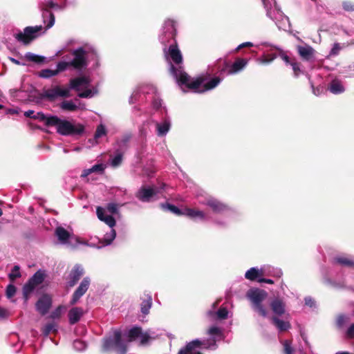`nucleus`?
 Masks as SVG:
<instances>
[{
	"mask_svg": "<svg viewBox=\"0 0 354 354\" xmlns=\"http://www.w3.org/2000/svg\"><path fill=\"white\" fill-rule=\"evenodd\" d=\"M170 71L180 86L185 85L187 88L196 93H203L206 91L212 90L216 87L221 82V79L219 77H214L204 84L203 88L200 90L201 86L205 80V77H198L194 80L190 81V76L183 71L181 66L176 67L171 63H170Z\"/></svg>",
	"mask_w": 354,
	"mask_h": 354,
	"instance_id": "obj_1",
	"label": "nucleus"
},
{
	"mask_svg": "<svg viewBox=\"0 0 354 354\" xmlns=\"http://www.w3.org/2000/svg\"><path fill=\"white\" fill-rule=\"evenodd\" d=\"M46 127H56L57 132L62 136H82L84 132V126L80 123L73 124L57 116H50Z\"/></svg>",
	"mask_w": 354,
	"mask_h": 354,
	"instance_id": "obj_2",
	"label": "nucleus"
},
{
	"mask_svg": "<svg viewBox=\"0 0 354 354\" xmlns=\"http://www.w3.org/2000/svg\"><path fill=\"white\" fill-rule=\"evenodd\" d=\"M102 349L104 351H114L118 354H125L127 352V345L122 339L121 331L115 330L113 336L104 338Z\"/></svg>",
	"mask_w": 354,
	"mask_h": 354,
	"instance_id": "obj_3",
	"label": "nucleus"
},
{
	"mask_svg": "<svg viewBox=\"0 0 354 354\" xmlns=\"http://www.w3.org/2000/svg\"><path fill=\"white\" fill-rule=\"evenodd\" d=\"M248 299L251 301L252 309L258 314L266 317L268 315V311L262 304V302L267 297V292L263 290L258 288L250 290L246 295Z\"/></svg>",
	"mask_w": 354,
	"mask_h": 354,
	"instance_id": "obj_4",
	"label": "nucleus"
},
{
	"mask_svg": "<svg viewBox=\"0 0 354 354\" xmlns=\"http://www.w3.org/2000/svg\"><path fill=\"white\" fill-rule=\"evenodd\" d=\"M42 29L41 26H28L24 29V32H19L15 35V39L24 44H29L39 35V32Z\"/></svg>",
	"mask_w": 354,
	"mask_h": 354,
	"instance_id": "obj_5",
	"label": "nucleus"
},
{
	"mask_svg": "<svg viewBox=\"0 0 354 354\" xmlns=\"http://www.w3.org/2000/svg\"><path fill=\"white\" fill-rule=\"evenodd\" d=\"M203 347L204 348H211L212 346L216 347V339H212L207 342H201L199 339H194L189 342L183 348H181L178 354H193L195 348Z\"/></svg>",
	"mask_w": 354,
	"mask_h": 354,
	"instance_id": "obj_6",
	"label": "nucleus"
},
{
	"mask_svg": "<svg viewBox=\"0 0 354 354\" xmlns=\"http://www.w3.org/2000/svg\"><path fill=\"white\" fill-rule=\"evenodd\" d=\"M39 8L42 12V16L44 22H46V18L49 17V21L46 25L47 28H51L55 24V15L50 11L52 8H59V6L57 3L53 2V0H48L46 1L41 2L39 5Z\"/></svg>",
	"mask_w": 354,
	"mask_h": 354,
	"instance_id": "obj_7",
	"label": "nucleus"
},
{
	"mask_svg": "<svg viewBox=\"0 0 354 354\" xmlns=\"http://www.w3.org/2000/svg\"><path fill=\"white\" fill-rule=\"evenodd\" d=\"M73 59L70 62L71 67L76 70H82L87 66L86 52L82 48H78L72 52Z\"/></svg>",
	"mask_w": 354,
	"mask_h": 354,
	"instance_id": "obj_8",
	"label": "nucleus"
},
{
	"mask_svg": "<svg viewBox=\"0 0 354 354\" xmlns=\"http://www.w3.org/2000/svg\"><path fill=\"white\" fill-rule=\"evenodd\" d=\"M71 96L68 88H62L56 86L53 88L44 90L41 94V98L48 99L49 101H54L57 97H68Z\"/></svg>",
	"mask_w": 354,
	"mask_h": 354,
	"instance_id": "obj_9",
	"label": "nucleus"
},
{
	"mask_svg": "<svg viewBox=\"0 0 354 354\" xmlns=\"http://www.w3.org/2000/svg\"><path fill=\"white\" fill-rule=\"evenodd\" d=\"M165 57L167 59L169 57L172 62L176 64L179 65L183 62V55L180 50L178 48V44L176 39H174V44H171L168 49L166 48L163 50Z\"/></svg>",
	"mask_w": 354,
	"mask_h": 354,
	"instance_id": "obj_10",
	"label": "nucleus"
},
{
	"mask_svg": "<svg viewBox=\"0 0 354 354\" xmlns=\"http://www.w3.org/2000/svg\"><path fill=\"white\" fill-rule=\"evenodd\" d=\"M91 280L88 277H84L81 281L80 286L75 290L72 295L70 301L71 305H75L79 299L86 292L90 286Z\"/></svg>",
	"mask_w": 354,
	"mask_h": 354,
	"instance_id": "obj_11",
	"label": "nucleus"
},
{
	"mask_svg": "<svg viewBox=\"0 0 354 354\" xmlns=\"http://www.w3.org/2000/svg\"><path fill=\"white\" fill-rule=\"evenodd\" d=\"M52 306V299L47 295H43L37 301L35 307L37 310L41 315H45Z\"/></svg>",
	"mask_w": 354,
	"mask_h": 354,
	"instance_id": "obj_12",
	"label": "nucleus"
},
{
	"mask_svg": "<svg viewBox=\"0 0 354 354\" xmlns=\"http://www.w3.org/2000/svg\"><path fill=\"white\" fill-rule=\"evenodd\" d=\"M206 205L209 206L212 210L216 214H223L231 209L230 207L217 199L209 198L207 201Z\"/></svg>",
	"mask_w": 354,
	"mask_h": 354,
	"instance_id": "obj_13",
	"label": "nucleus"
},
{
	"mask_svg": "<svg viewBox=\"0 0 354 354\" xmlns=\"http://www.w3.org/2000/svg\"><path fill=\"white\" fill-rule=\"evenodd\" d=\"M84 274L83 269L80 266H75L71 270L68 277V286L70 288L73 287L77 281L80 279Z\"/></svg>",
	"mask_w": 354,
	"mask_h": 354,
	"instance_id": "obj_14",
	"label": "nucleus"
},
{
	"mask_svg": "<svg viewBox=\"0 0 354 354\" xmlns=\"http://www.w3.org/2000/svg\"><path fill=\"white\" fill-rule=\"evenodd\" d=\"M270 307L274 314V316H281L286 312V304L280 298H274L270 304Z\"/></svg>",
	"mask_w": 354,
	"mask_h": 354,
	"instance_id": "obj_15",
	"label": "nucleus"
},
{
	"mask_svg": "<svg viewBox=\"0 0 354 354\" xmlns=\"http://www.w3.org/2000/svg\"><path fill=\"white\" fill-rule=\"evenodd\" d=\"M297 53L304 61H310L313 59L315 50L309 45L298 46Z\"/></svg>",
	"mask_w": 354,
	"mask_h": 354,
	"instance_id": "obj_16",
	"label": "nucleus"
},
{
	"mask_svg": "<svg viewBox=\"0 0 354 354\" xmlns=\"http://www.w3.org/2000/svg\"><path fill=\"white\" fill-rule=\"evenodd\" d=\"M155 194L156 192L153 188L142 187L138 192L136 196L141 201L148 202Z\"/></svg>",
	"mask_w": 354,
	"mask_h": 354,
	"instance_id": "obj_17",
	"label": "nucleus"
},
{
	"mask_svg": "<svg viewBox=\"0 0 354 354\" xmlns=\"http://www.w3.org/2000/svg\"><path fill=\"white\" fill-rule=\"evenodd\" d=\"M84 315V310L80 307L72 308L68 313L69 323L71 324H75L78 322Z\"/></svg>",
	"mask_w": 354,
	"mask_h": 354,
	"instance_id": "obj_18",
	"label": "nucleus"
},
{
	"mask_svg": "<svg viewBox=\"0 0 354 354\" xmlns=\"http://www.w3.org/2000/svg\"><path fill=\"white\" fill-rule=\"evenodd\" d=\"M96 213L98 218L104 221L106 225H108L110 227H113L115 225V218L111 215H105L104 209L101 207H97L96 209Z\"/></svg>",
	"mask_w": 354,
	"mask_h": 354,
	"instance_id": "obj_19",
	"label": "nucleus"
},
{
	"mask_svg": "<svg viewBox=\"0 0 354 354\" xmlns=\"http://www.w3.org/2000/svg\"><path fill=\"white\" fill-rule=\"evenodd\" d=\"M248 64V59L245 58H236L235 62L230 66L229 74H234L241 71Z\"/></svg>",
	"mask_w": 354,
	"mask_h": 354,
	"instance_id": "obj_20",
	"label": "nucleus"
},
{
	"mask_svg": "<svg viewBox=\"0 0 354 354\" xmlns=\"http://www.w3.org/2000/svg\"><path fill=\"white\" fill-rule=\"evenodd\" d=\"M270 320L272 324L274 325L280 332L286 331L291 327V324L289 322L281 320L277 316H272Z\"/></svg>",
	"mask_w": 354,
	"mask_h": 354,
	"instance_id": "obj_21",
	"label": "nucleus"
},
{
	"mask_svg": "<svg viewBox=\"0 0 354 354\" xmlns=\"http://www.w3.org/2000/svg\"><path fill=\"white\" fill-rule=\"evenodd\" d=\"M89 79L85 76L78 77L76 78L71 79L70 80V88L79 91V87L81 86H86L89 84Z\"/></svg>",
	"mask_w": 354,
	"mask_h": 354,
	"instance_id": "obj_22",
	"label": "nucleus"
},
{
	"mask_svg": "<svg viewBox=\"0 0 354 354\" xmlns=\"http://www.w3.org/2000/svg\"><path fill=\"white\" fill-rule=\"evenodd\" d=\"M334 262L343 267L354 268V260L346 256H338L334 258Z\"/></svg>",
	"mask_w": 354,
	"mask_h": 354,
	"instance_id": "obj_23",
	"label": "nucleus"
},
{
	"mask_svg": "<svg viewBox=\"0 0 354 354\" xmlns=\"http://www.w3.org/2000/svg\"><path fill=\"white\" fill-rule=\"evenodd\" d=\"M152 306V297L149 295H145L142 297V303L140 304L141 313L143 315H148L149 310Z\"/></svg>",
	"mask_w": 354,
	"mask_h": 354,
	"instance_id": "obj_24",
	"label": "nucleus"
},
{
	"mask_svg": "<svg viewBox=\"0 0 354 354\" xmlns=\"http://www.w3.org/2000/svg\"><path fill=\"white\" fill-rule=\"evenodd\" d=\"M263 270H260L256 268H251L245 274V277L250 281H257L260 277L263 276Z\"/></svg>",
	"mask_w": 354,
	"mask_h": 354,
	"instance_id": "obj_25",
	"label": "nucleus"
},
{
	"mask_svg": "<svg viewBox=\"0 0 354 354\" xmlns=\"http://www.w3.org/2000/svg\"><path fill=\"white\" fill-rule=\"evenodd\" d=\"M183 215L187 216L190 218H199L201 220L205 218V214L203 211L187 207L183 210Z\"/></svg>",
	"mask_w": 354,
	"mask_h": 354,
	"instance_id": "obj_26",
	"label": "nucleus"
},
{
	"mask_svg": "<svg viewBox=\"0 0 354 354\" xmlns=\"http://www.w3.org/2000/svg\"><path fill=\"white\" fill-rule=\"evenodd\" d=\"M24 115L26 118H32L35 120H38L41 122H44L45 125L46 126V122L50 118V117H47L42 112H38L35 114V111L32 110H28L24 113Z\"/></svg>",
	"mask_w": 354,
	"mask_h": 354,
	"instance_id": "obj_27",
	"label": "nucleus"
},
{
	"mask_svg": "<svg viewBox=\"0 0 354 354\" xmlns=\"http://www.w3.org/2000/svg\"><path fill=\"white\" fill-rule=\"evenodd\" d=\"M328 90L333 94H339L344 91V88L339 80H333L328 86Z\"/></svg>",
	"mask_w": 354,
	"mask_h": 354,
	"instance_id": "obj_28",
	"label": "nucleus"
},
{
	"mask_svg": "<svg viewBox=\"0 0 354 354\" xmlns=\"http://www.w3.org/2000/svg\"><path fill=\"white\" fill-rule=\"evenodd\" d=\"M160 206L163 211H169L177 216H183V210L179 209L174 205L165 203H161Z\"/></svg>",
	"mask_w": 354,
	"mask_h": 354,
	"instance_id": "obj_29",
	"label": "nucleus"
},
{
	"mask_svg": "<svg viewBox=\"0 0 354 354\" xmlns=\"http://www.w3.org/2000/svg\"><path fill=\"white\" fill-rule=\"evenodd\" d=\"M45 278V274L41 270L37 271L28 281L36 287L43 283Z\"/></svg>",
	"mask_w": 354,
	"mask_h": 354,
	"instance_id": "obj_30",
	"label": "nucleus"
},
{
	"mask_svg": "<svg viewBox=\"0 0 354 354\" xmlns=\"http://www.w3.org/2000/svg\"><path fill=\"white\" fill-rule=\"evenodd\" d=\"M207 334L212 336L211 339H215L216 342L217 341L216 337L221 338L223 336V333H222L221 329L217 326L210 327L207 331ZM208 340H210V339H207V341ZM204 342H207V340H205ZM216 347H217V345L216 344V347L212 346L210 349H216Z\"/></svg>",
	"mask_w": 354,
	"mask_h": 354,
	"instance_id": "obj_31",
	"label": "nucleus"
},
{
	"mask_svg": "<svg viewBox=\"0 0 354 354\" xmlns=\"http://www.w3.org/2000/svg\"><path fill=\"white\" fill-rule=\"evenodd\" d=\"M55 234L58 239L62 242H66L70 238L69 232L62 227H57L55 230Z\"/></svg>",
	"mask_w": 354,
	"mask_h": 354,
	"instance_id": "obj_32",
	"label": "nucleus"
},
{
	"mask_svg": "<svg viewBox=\"0 0 354 354\" xmlns=\"http://www.w3.org/2000/svg\"><path fill=\"white\" fill-rule=\"evenodd\" d=\"M36 286L28 281L23 286V297L25 301L29 299L30 295L33 292Z\"/></svg>",
	"mask_w": 354,
	"mask_h": 354,
	"instance_id": "obj_33",
	"label": "nucleus"
},
{
	"mask_svg": "<svg viewBox=\"0 0 354 354\" xmlns=\"http://www.w3.org/2000/svg\"><path fill=\"white\" fill-rule=\"evenodd\" d=\"M156 127L158 130V135L159 136H163L169 131L170 123L167 121H165L162 124L157 123Z\"/></svg>",
	"mask_w": 354,
	"mask_h": 354,
	"instance_id": "obj_34",
	"label": "nucleus"
},
{
	"mask_svg": "<svg viewBox=\"0 0 354 354\" xmlns=\"http://www.w3.org/2000/svg\"><path fill=\"white\" fill-rule=\"evenodd\" d=\"M116 236L115 230L113 229L111 230L110 233H106L104 235V237L101 240V243L104 245H110L112 241L114 240Z\"/></svg>",
	"mask_w": 354,
	"mask_h": 354,
	"instance_id": "obj_35",
	"label": "nucleus"
},
{
	"mask_svg": "<svg viewBox=\"0 0 354 354\" xmlns=\"http://www.w3.org/2000/svg\"><path fill=\"white\" fill-rule=\"evenodd\" d=\"M57 324L52 322L45 325L42 330V333L45 336H48L50 333H56L57 331Z\"/></svg>",
	"mask_w": 354,
	"mask_h": 354,
	"instance_id": "obj_36",
	"label": "nucleus"
},
{
	"mask_svg": "<svg viewBox=\"0 0 354 354\" xmlns=\"http://www.w3.org/2000/svg\"><path fill=\"white\" fill-rule=\"evenodd\" d=\"M142 335V328L140 327H133L129 330L128 337L129 341L132 342L135 340L137 337Z\"/></svg>",
	"mask_w": 354,
	"mask_h": 354,
	"instance_id": "obj_37",
	"label": "nucleus"
},
{
	"mask_svg": "<svg viewBox=\"0 0 354 354\" xmlns=\"http://www.w3.org/2000/svg\"><path fill=\"white\" fill-rule=\"evenodd\" d=\"M26 58L30 62L37 63V64H41L43 63L45 61V57L43 56L35 55L31 53H28L25 55Z\"/></svg>",
	"mask_w": 354,
	"mask_h": 354,
	"instance_id": "obj_38",
	"label": "nucleus"
},
{
	"mask_svg": "<svg viewBox=\"0 0 354 354\" xmlns=\"http://www.w3.org/2000/svg\"><path fill=\"white\" fill-rule=\"evenodd\" d=\"M60 107L63 110L75 111L77 109V106L72 101H64L61 104Z\"/></svg>",
	"mask_w": 354,
	"mask_h": 354,
	"instance_id": "obj_39",
	"label": "nucleus"
},
{
	"mask_svg": "<svg viewBox=\"0 0 354 354\" xmlns=\"http://www.w3.org/2000/svg\"><path fill=\"white\" fill-rule=\"evenodd\" d=\"M20 267L16 265L12 269L11 272L8 274V278L10 281L13 282L16 279L21 277Z\"/></svg>",
	"mask_w": 354,
	"mask_h": 354,
	"instance_id": "obj_40",
	"label": "nucleus"
},
{
	"mask_svg": "<svg viewBox=\"0 0 354 354\" xmlns=\"http://www.w3.org/2000/svg\"><path fill=\"white\" fill-rule=\"evenodd\" d=\"M278 57L283 60L286 64H291V63L295 59V58L290 57L287 53L281 49L278 50Z\"/></svg>",
	"mask_w": 354,
	"mask_h": 354,
	"instance_id": "obj_41",
	"label": "nucleus"
},
{
	"mask_svg": "<svg viewBox=\"0 0 354 354\" xmlns=\"http://www.w3.org/2000/svg\"><path fill=\"white\" fill-rule=\"evenodd\" d=\"M57 75L55 70L48 68L43 69L39 73V76L43 78H49Z\"/></svg>",
	"mask_w": 354,
	"mask_h": 354,
	"instance_id": "obj_42",
	"label": "nucleus"
},
{
	"mask_svg": "<svg viewBox=\"0 0 354 354\" xmlns=\"http://www.w3.org/2000/svg\"><path fill=\"white\" fill-rule=\"evenodd\" d=\"M342 8L346 12H354V1L351 0L344 1L342 2Z\"/></svg>",
	"mask_w": 354,
	"mask_h": 354,
	"instance_id": "obj_43",
	"label": "nucleus"
},
{
	"mask_svg": "<svg viewBox=\"0 0 354 354\" xmlns=\"http://www.w3.org/2000/svg\"><path fill=\"white\" fill-rule=\"evenodd\" d=\"M216 314L218 319H225L227 318L228 310L225 307H221L216 313Z\"/></svg>",
	"mask_w": 354,
	"mask_h": 354,
	"instance_id": "obj_44",
	"label": "nucleus"
},
{
	"mask_svg": "<svg viewBox=\"0 0 354 354\" xmlns=\"http://www.w3.org/2000/svg\"><path fill=\"white\" fill-rule=\"evenodd\" d=\"M348 317L344 314H339L337 315L336 319V325L338 328L344 326L345 323L347 322Z\"/></svg>",
	"mask_w": 354,
	"mask_h": 354,
	"instance_id": "obj_45",
	"label": "nucleus"
},
{
	"mask_svg": "<svg viewBox=\"0 0 354 354\" xmlns=\"http://www.w3.org/2000/svg\"><path fill=\"white\" fill-rule=\"evenodd\" d=\"M17 288L13 284H9L6 287V295L8 299L12 298L16 293Z\"/></svg>",
	"mask_w": 354,
	"mask_h": 354,
	"instance_id": "obj_46",
	"label": "nucleus"
},
{
	"mask_svg": "<svg viewBox=\"0 0 354 354\" xmlns=\"http://www.w3.org/2000/svg\"><path fill=\"white\" fill-rule=\"evenodd\" d=\"M69 66H71L70 62H59L57 64V69H55V71L57 74H58L59 72L65 71Z\"/></svg>",
	"mask_w": 354,
	"mask_h": 354,
	"instance_id": "obj_47",
	"label": "nucleus"
},
{
	"mask_svg": "<svg viewBox=\"0 0 354 354\" xmlns=\"http://www.w3.org/2000/svg\"><path fill=\"white\" fill-rule=\"evenodd\" d=\"M283 352L284 354H292L293 353V348L291 346V342L288 340H286L283 342Z\"/></svg>",
	"mask_w": 354,
	"mask_h": 354,
	"instance_id": "obj_48",
	"label": "nucleus"
},
{
	"mask_svg": "<svg viewBox=\"0 0 354 354\" xmlns=\"http://www.w3.org/2000/svg\"><path fill=\"white\" fill-rule=\"evenodd\" d=\"M105 134H106L105 127L102 124L97 126L96 131L95 133V138H99Z\"/></svg>",
	"mask_w": 354,
	"mask_h": 354,
	"instance_id": "obj_49",
	"label": "nucleus"
},
{
	"mask_svg": "<svg viewBox=\"0 0 354 354\" xmlns=\"http://www.w3.org/2000/svg\"><path fill=\"white\" fill-rule=\"evenodd\" d=\"M122 161V153H118L112 160L111 165L113 167H118L119 166Z\"/></svg>",
	"mask_w": 354,
	"mask_h": 354,
	"instance_id": "obj_50",
	"label": "nucleus"
},
{
	"mask_svg": "<svg viewBox=\"0 0 354 354\" xmlns=\"http://www.w3.org/2000/svg\"><path fill=\"white\" fill-rule=\"evenodd\" d=\"M62 306H59L55 310H53L50 315V317L52 319H59L62 315Z\"/></svg>",
	"mask_w": 354,
	"mask_h": 354,
	"instance_id": "obj_51",
	"label": "nucleus"
},
{
	"mask_svg": "<svg viewBox=\"0 0 354 354\" xmlns=\"http://www.w3.org/2000/svg\"><path fill=\"white\" fill-rule=\"evenodd\" d=\"M105 167L103 164H97L93 165L91 168L89 169L88 171H91V173L93 172H99L102 173L104 170Z\"/></svg>",
	"mask_w": 354,
	"mask_h": 354,
	"instance_id": "obj_52",
	"label": "nucleus"
},
{
	"mask_svg": "<svg viewBox=\"0 0 354 354\" xmlns=\"http://www.w3.org/2000/svg\"><path fill=\"white\" fill-rule=\"evenodd\" d=\"M299 65L300 64L298 63L296 59H295L290 64V66H292V70L294 71V73H295V76H298L299 74L301 72V70H300V67H299Z\"/></svg>",
	"mask_w": 354,
	"mask_h": 354,
	"instance_id": "obj_53",
	"label": "nucleus"
},
{
	"mask_svg": "<svg viewBox=\"0 0 354 354\" xmlns=\"http://www.w3.org/2000/svg\"><path fill=\"white\" fill-rule=\"evenodd\" d=\"M106 209L111 214H118V205L115 203H108L106 205Z\"/></svg>",
	"mask_w": 354,
	"mask_h": 354,
	"instance_id": "obj_54",
	"label": "nucleus"
},
{
	"mask_svg": "<svg viewBox=\"0 0 354 354\" xmlns=\"http://www.w3.org/2000/svg\"><path fill=\"white\" fill-rule=\"evenodd\" d=\"M347 336L351 338H354V324H352L346 331Z\"/></svg>",
	"mask_w": 354,
	"mask_h": 354,
	"instance_id": "obj_55",
	"label": "nucleus"
},
{
	"mask_svg": "<svg viewBox=\"0 0 354 354\" xmlns=\"http://www.w3.org/2000/svg\"><path fill=\"white\" fill-rule=\"evenodd\" d=\"M91 89H86V91L80 93L78 94V96L81 98H86L88 97H91Z\"/></svg>",
	"mask_w": 354,
	"mask_h": 354,
	"instance_id": "obj_56",
	"label": "nucleus"
},
{
	"mask_svg": "<svg viewBox=\"0 0 354 354\" xmlns=\"http://www.w3.org/2000/svg\"><path fill=\"white\" fill-rule=\"evenodd\" d=\"M339 50H340L339 44L337 43L335 44L333 48L330 50V55H337Z\"/></svg>",
	"mask_w": 354,
	"mask_h": 354,
	"instance_id": "obj_57",
	"label": "nucleus"
},
{
	"mask_svg": "<svg viewBox=\"0 0 354 354\" xmlns=\"http://www.w3.org/2000/svg\"><path fill=\"white\" fill-rule=\"evenodd\" d=\"M277 56H278V54L277 55L274 54V53L268 54L266 56L265 62H267V63L271 62L273 60H274L277 58Z\"/></svg>",
	"mask_w": 354,
	"mask_h": 354,
	"instance_id": "obj_58",
	"label": "nucleus"
},
{
	"mask_svg": "<svg viewBox=\"0 0 354 354\" xmlns=\"http://www.w3.org/2000/svg\"><path fill=\"white\" fill-rule=\"evenodd\" d=\"M253 46V44L251 43V42H245V43H243L241 44H240L236 48V51H239V50H241L242 48H244V47H252Z\"/></svg>",
	"mask_w": 354,
	"mask_h": 354,
	"instance_id": "obj_59",
	"label": "nucleus"
},
{
	"mask_svg": "<svg viewBox=\"0 0 354 354\" xmlns=\"http://www.w3.org/2000/svg\"><path fill=\"white\" fill-rule=\"evenodd\" d=\"M140 336H141L140 342L142 344H145L149 341V336L147 334H143V335L142 334Z\"/></svg>",
	"mask_w": 354,
	"mask_h": 354,
	"instance_id": "obj_60",
	"label": "nucleus"
},
{
	"mask_svg": "<svg viewBox=\"0 0 354 354\" xmlns=\"http://www.w3.org/2000/svg\"><path fill=\"white\" fill-rule=\"evenodd\" d=\"M258 282L266 283H269V284H273L274 283V281L273 280L270 279H266V278H261V279H258Z\"/></svg>",
	"mask_w": 354,
	"mask_h": 354,
	"instance_id": "obj_61",
	"label": "nucleus"
},
{
	"mask_svg": "<svg viewBox=\"0 0 354 354\" xmlns=\"http://www.w3.org/2000/svg\"><path fill=\"white\" fill-rule=\"evenodd\" d=\"M130 139H131V136H129V135H127V136H124L122 138V139L121 142H122L124 145H127V144L129 142V141L130 140Z\"/></svg>",
	"mask_w": 354,
	"mask_h": 354,
	"instance_id": "obj_62",
	"label": "nucleus"
},
{
	"mask_svg": "<svg viewBox=\"0 0 354 354\" xmlns=\"http://www.w3.org/2000/svg\"><path fill=\"white\" fill-rule=\"evenodd\" d=\"M74 346L75 348H80L84 346V343L80 340H77L74 342Z\"/></svg>",
	"mask_w": 354,
	"mask_h": 354,
	"instance_id": "obj_63",
	"label": "nucleus"
},
{
	"mask_svg": "<svg viewBox=\"0 0 354 354\" xmlns=\"http://www.w3.org/2000/svg\"><path fill=\"white\" fill-rule=\"evenodd\" d=\"M88 170H89V169H84L81 175V177L84 178V177L88 176L90 174H91V171H88Z\"/></svg>",
	"mask_w": 354,
	"mask_h": 354,
	"instance_id": "obj_64",
	"label": "nucleus"
}]
</instances>
